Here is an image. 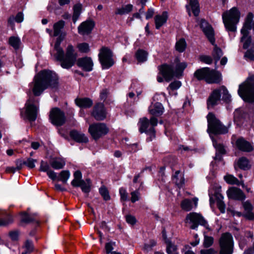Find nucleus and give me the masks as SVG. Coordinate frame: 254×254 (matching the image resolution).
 <instances>
[{
	"label": "nucleus",
	"instance_id": "obj_57",
	"mask_svg": "<svg viewBox=\"0 0 254 254\" xmlns=\"http://www.w3.org/2000/svg\"><path fill=\"white\" fill-rule=\"evenodd\" d=\"M130 200L132 203H134L135 202L139 200L140 197V193L138 190H135L134 191H132L130 193Z\"/></svg>",
	"mask_w": 254,
	"mask_h": 254
},
{
	"label": "nucleus",
	"instance_id": "obj_13",
	"mask_svg": "<svg viewBox=\"0 0 254 254\" xmlns=\"http://www.w3.org/2000/svg\"><path fill=\"white\" fill-rule=\"evenodd\" d=\"M113 56V53L109 48L106 47H103L101 48L98 57L103 69H108L113 65L114 61Z\"/></svg>",
	"mask_w": 254,
	"mask_h": 254
},
{
	"label": "nucleus",
	"instance_id": "obj_8",
	"mask_svg": "<svg viewBox=\"0 0 254 254\" xmlns=\"http://www.w3.org/2000/svg\"><path fill=\"white\" fill-rule=\"evenodd\" d=\"M254 15L252 12H249L247 15L244 25L241 30L243 35L241 41L244 43L243 48L248 49L252 42L251 37L249 36L250 31L254 26V22L253 21Z\"/></svg>",
	"mask_w": 254,
	"mask_h": 254
},
{
	"label": "nucleus",
	"instance_id": "obj_60",
	"mask_svg": "<svg viewBox=\"0 0 254 254\" xmlns=\"http://www.w3.org/2000/svg\"><path fill=\"white\" fill-rule=\"evenodd\" d=\"M25 251L29 253H31L33 250V245L31 241L27 240L25 243Z\"/></svg>",
	"mask_w": 254,
	"mask_h": 254
},
{
	"label": "nucleus",
	"instance_id": "obj_42",
	"mask_svg": "<svg viewBox=\"0 0 254 254\" xmlns=\"http://www.w3.org/2000/svg\"><path fill=\"white\" fill-rule=\"evenodd\" d=\"M214 49L212 52V56L213 58L217 62L223 55L222 50L218 47V46L214 44Z\"/></svg>",
	"mask_w": 254,
	"mask_h": 254
},
{
	"label": "nucleus",
	"instance_id": "obj_56",
	"mask_svg": "<svg viewBox=\"0 0 254 254\" xmlns=\"http://www.w3.org/2000/svg\"><path fill=\"white\" fill-rule=\"evenodd\" d=\"M187 67V64L185 63H177L175 66V71L176 74H180L183 72V70Z\"/></svg>",
	"mask_w": 254,
	"mask_h": 254
},
{
	"label": "nucleus",
	"instance_id": "obj_40",
	"mask_svg": "<svg viewBox=\"0 0 254 254\" xmlns=\"http://www.w3.org/2000/svg\"><path fill=\"white\" fill-rule=\"evenodd\" d=\"M147 55L146 51L139 49L136 51L135 57L138 62L142 63L147 60Z\"/></svg>",
	"mask_w": 254,
	"mask_h": 254
},
{
	"label": "nucleus",
	"instance_id": "obj_36",
	"mask_svg": "<svg viewBox=\"0 0 254 254\" xmlns=\"http://www.w3.org/2000/svg\"><path fill=\"white\" fill-rule=\"evenodd\" d=\"M220 94H222V100L226 103H228L231 101V96L229 94L228 91L224 86L219 88Z\"/></svg>",
	"mask_w": 254,
	"mask_h": 254
},
{
	"label": "nucleus",
	"instance_id": "obj_33",
	"mask_svg": "<svg viewBox=\"0 0 254 254\" xmlns=\"http://www.w3.org/2000/svg\"><path fill=\"white\" fill-rule=\"evenodd\" d=\"M36 162V160L31 158H28L26 161L18 160L16 161L17 168L18 170H20L22 168V165H25L29 168L32 169L35 167V163Z\"/></svg>",
	"mask_w": 254,
	"mask_h": 254
},
{
	"label": "nucleus",
	"instance_id": "obj_19",
	"mask_svg": "<svg viewBox=\"0 0 254 254\" xmlns=\"http://www.w3.org/2000/svg\"><path fill=\"white\" fill-rule=\"evenodd\" d=\"M158 69L167 82L170 81L174 76V67L172 64H164L159 66Z\"/></svg>",
	"mask_w": 254,
	"mask_h": 254
},
{
	"label": "nucleus",
	"instance_id": "obj_17",
	"mask_svg": "<svg viewBox=\"0 0 254 254\" xmlns=\"http://www.w3.org/2000/svg\"><path fill=\"white\" fill-rule=\"evenodd\" d=\"M200 27L209 41L214 45L215 41L214 31L211 26L205 20L201 19Z\"/></svg>",
	"mask_w": 254,
	"mask_h": 254
},
{
	"label": "nucleus",
	"instance_id": "obj_23",
	"mask_svg": "<svg viewBox=\"0 0 254 254\" xmlns=\"http://www.w3.org/2000/svg\"><path fill=\"white\" fill-rule=\"evenodd\" d=\"M95 26L92 20H86L81 23L78 27V33L84 35L90 34Z\"/></svg>",
	"mask_w": 254,
	"mask_h": 254
},
{
	"label": "nucleus",
	"instance_id": "obj_35",
	"mask_svg": "<svg viewBox=\"0 0 254 254\" xmlns=\"http://www.w3.org/2000/svg\"><path fill=\"white\" fill-rule=\"evenodd\" d=\"M132 9L133 5L131 4H127L122 6L121 8H118L115 11V14L121 15L127 14L131 12Z\"/></svg>",
	"mask_w": 254,
	"mask_h": 254
},
{
	"label": "nucleus",
	"instance_id": "obj_51",
	"mask_svg": "<svg viewBox=\"0 0 254 254\" xmlns=\"http://www.w3.org/2000/svg\"><path fill=\"white\" fill-rule=\"evenodd\" d=\"M81 185L80 187L81 188L82 191L85 193H88L90 191V181L89 179H87L86 181H84L82 182Z\"/></svg>",
	"mask_w": 254,
	"mask_h": 254
},
{
	"label": "nucleus",
	"instance_id": "obj_25",
	"mask_svg": "<svg viewBox=\"0 0 254 254\" xmlns=\"http://www.w3.org/2000/svg\"><path fill=\"white\" fill-rule=\"evenodd\" d=\"M237 147L244 152H250L253 150L252 144L243 137H240L236 141Z\"/></svg>",
	"mask_w": 254,
	"mask_h": 254
},
{
	"label": "nucleus",
	"instance_id": "obj_41",
	"mask_svg": "<svg viewBox=\"0 0 254 254\" xmlns=\"http://www.w3.org/2000/svg\"><path fill=\"white\" fill-rule=\"evenodd\" d=\"M8 43L15 50H17L20 47L21 41L20 38L17 37L11 36L9 38Z\"/></svg>",
	"mask_w": 254,
	"mask_h": 254
},
{
	"label": "nucleus",
	"instance_id": "obj_7",
	"mask_svg": "<svg viewBox=\"0 0 254 254\" xmlns=\"http://www.w3.org/2000/svg\"><path fill=\"white\" fill-rule=\"evenodd\" d=\"M194 76L199 80L204 79L207 83H218L220 82L221 74L214 69L209 67H203L196 70Z\"/></svg>",
	"mask_w": 254,
	"mask_h": 254
},
{
	"label": "nucleus",
	"instance_id": "obj_28",
	"mask_svg": "<svg viewBox=\"0 0 254 254\" xmlns=\"http://www.w3.org/2000/svg\"><path fill=\"white\" fill-rule=\"evenodd\" d=\"M149 112L153 116H161L164 112V108L162 104L159 102L151 104L148 109Z\"/></svg>",
	"mask_w": 254,
	"mask_h": 254
},
{
	"label": "nucleus",
	"instance_id": "obj_31",
	"mask_svg": "<svg viewBox=\"0 0 254 254\" xmlns=\"http://www.w3.org/2000/svg\"><path fill=\"white\" fill-rule=\"evenodd\" d=\"M51 166L56 170L63 168L65 165V161L62 158H54L50 161Z\"/></svg>",
	"mask_w": 254,
	"mask_h": 254
},
{
	"label": "nucleus",
	"instance_id": "obj_22",
	"mask_svg": "<svg viewBox=\"0 0 254 254\" xmlns=\"http://www.w3.org/2000/svg\"><path fill=\"white\" fill-rule=\"evenodd\" d=\"M221 94L219 88L214 90L207 100V106L208 109L213 108L217 105L220 100Z\"/></svg>",
	"mask_w": 254,
	"mask_h": 254
},
{
	"label": "nucleus",
	"instance_id": "obj_50",
	"mask_svg": "<svg viewBox=\"0 0 254 254\" xmlns=\"http://www.w3.org/2000/svg\"><path fill=\"white\" fill-rule=\"evenodd\" d=\"M167 252L168 254H178L177 247L170 242L166 241Z\"/></svg>",
	"mask_w": 254,
	"mask_h": 254
},
{
	"label": "nucleus",
	"instance_id": "obj_26",
	"mask_svg": "<svg viewBox=\"0 0 254 254\" xmlns=\"http://www.w3.org/2000/svg\"><path fill=\"white\" fill-rule=\"evenodd\" d=\"M168 18V13L167 11H163L161 14H157L154 16L155 28L159 29L166 22Z\"/></svg>",
	"mask_w": 254,
	"mask_h": 254
},
{
	"label": "nucleus",
	"instance_id": "obj_30",
	"mask_svg": "<svg viewBox=\"0 0 254 254\" xmlns=\"http://www.w3.org/2000/svg\"><path fill=\"white\" fill-rule=\"evenodd\" d=\"M242 204L245 210L246 217L250 220H253L254 219V214L252 212L253 206L252 203L249 200H247L243 202Z\"/></svg>",
	"mask_w": 254,
	"mask_h": 254
},
{
	"label": "nucleus",
	"instance_id": "obj_16",
	"mask_svg": "<svg viewBox=\"0 0 254 254\" xmlns=\"http://www.w3.org/2000/svg\"><path fill=\"white\" fill-rule=\"evenodd\" d=\"M26 116L29 121L34 122L36 120L39 107L33 104V99H29L25 104Z\"/></svg>",
	"mask_w": 254,
	"mask_h": 254
},
{
	"label": "nucleus",
	"instance_id": "obj_64",
	"mask_svg": "<svg viewBox=\"0 0 254 254\" xmlns=\"http://www.w3.org/2000/svg\"><path fill=\"white\" fill-rule=\"evenodd\" d=\"M9 236L12 241H17L18 239L19 233L18 231H11L9 233Z\"/></svg>",
	"mask_w": 254,
	"mask_h": 254
},
{
	"label": "nucleus",
	"instance_id": "obj_43",
	"mask_svg": "<svg viewBox=\"0 0 254 254\" xmlns=\"http://www.w3.org/2000/svg\"><path fill=\"white\" fill-rule=\"evenodd\" d=\"M224 178L225 181L229 184L236 185L237 186L240 185V182L237 178L232 175H227L224 176Z\"/></svg>",
	"mask_w": 254,
	"mask_h": 254
},
{
	"label": "nucleus",
	"instance_id": "obj_5",
	"mask_svg": "<svg viewBox=\"0 0 254 254\" xmlns=\"http://www.w3.org/2000/svg\"><path fill=\"white\" fill-rule=\"evenodd\" d=\"M241 12L236 7H233L222 14V19L225 27L228 32H235L237 25L240 19Z\"/></svg>",
	"mask_w": 254,
	"mask_h": 254
},
{
	"label": "nucleus",
	"instance_id": "obj_38",
	"mask_svg": "<svg viewBox=\"0 0 254 254\" xmlns=\"http://www.w3.org/2000/svg\"><path fill=\"white\" fill-rule=\"evenodd\" d=\"M238 166L241 169L247 170L250 168L249 160L244 157L240 158L237 161Z\"/></svg>",
	"mask_w": 254,
	"mask_h": 254
},
{
	"label": "nucleus",
	"instance_id": "obj_11",
	"mask_svg": "<svg viewBox=\"0 0 254 254\" xmlns=\"http://www.w3.org/2000/svg\"><path fill=\"white\" fill-rule=\"evenodd\" d=\"M219 254H232L234 242L232 235L228 232L223 233L219 240Z\"/></svg>",
	"mask_w": 254,
	"mask_h": 254
},
{
	"label": "nucleus",
	"instance_id": "obj_49",
	"mask_svg": "<svg viewBox=\"0 0 254 254\" xmlns=\"http://www.w3.org/2000/svg\"><path fill=\"white\" fill-rule=\"evenodd\" d=\"M34 221V218L26 212L21 213V221L25 223H29Z\"/></svg>",
	"mask_w": 254,
	"mask_h": 254
},
{
	"label": "nucleus",
	"instance_id": "obj_32",
	"mask_svg": "<svg viewBox=\"0 0 254 254\" xmlns=\"http://www.w3.org/2000/svg\"><path fill=\"white\" fill-rule=\"evenodd\" d=\"M65 26V22L61 20L56 22L53 25V36H63L62 31Z\"/></svg>",
	"mask_w": 254,
	"mask_h": 254
},
{
	"label": "nucleus",
	"instance_id": "obj_18",
	"mask_svg": "<svg viewBox=\"0 0 254 254\" xmlns=\"http://www.w3.org/2000/svg\"><path fill=\"white\" fill-rule=\"evenodd\" d=\"M92 116L97 121H103L106 118L107 112L103 103H97L93 107Z\"/></svg>",
	"mask_w": 254,
	"mask_h": 254
},
{
	"label": "nucleus",
	"instance_id": "obj_20",
	"mask_svg": "<svg viewBox=\"0 0 254 254\" xmlns=\"http://www.w3.org/2000/svg\"><path fill=\"white\" fill-rule=\"evenodd\" d=\"M227 194L229 198L235 200L243 201L246 198L244 192L236 187H231L227 191Z\"/></svg>",
	"mask_w": 254,
	"mask_h": 254
},
{
	"label": "nucleus",
	"instance_id": "obj_2",
	"mask_svg": "<svg viewBox=\"0 0 254 254\" xmlns=\"http://www.w3.org/2000/svg\"><path fill=\"white\" fill-rule=\"evenodd\" d=\"M63 36H58L55 44L54 48L56 51L55 57L57 61L60 62L61 66L65 69H69L75 63L76 58L78 57V54L76 52L74 47L69 44L65 48V52L60 47L61 43L64 39Z\"/></svg>",
	"mask_w": 254,
	"mask_h": 254
},
{
	"label": "nucleus",
	"instance_id": "obj_46",
	"mask_svg": "<svg viewBox=\"0 0 254 254\" xmlns=\"http://www.w3.org/2000/svg\"><path fill=\"white\" fill-rule=\"evenodd\" d=\"M212 141L213 145L216 149V152H218L221 154H225L226 153V151L224 145L220 143H218L216 140H214L213 139H212Z\"/></svg>",
	"mask_w": 254,
	"mask_h": 254
},
{
	"label": "nucleus",
	"instance_id": "obj_12",
	"mask_svg": "<svg viewBox=\"0 0 254 254\" xmlns=\"http://www.w3.org/2000/svg\"><path fill=\"white\" fill-rule=\"evenodd\" d=\"M186 220L187 222H189L190 224V228L191 229H196L198 226L200 225L204 227L208 231L211 230L207 221L199 213H190L187 215Z\"/></svg>",
	"mask_w": 254,
	"mask_h": 254
},
{
	"label": "nucleus",
	"instance_id": "obj_58",
	"mask_svg": "<svg viewBox=\"0 0 254 254\" xmlns=\"http://www.w3.org/2000/svg\"><path fill=\"white\" fill-rule=\"evenodd\" d=\"M119 193L121 196V200L126 201L128 199V194L125 188H121L120 189Z\"/></svg>",
	"mask_w": 254,
	"mask_h": 254
},
{
	"label": "nucleus",
	"instance_id": "obj_34",
	"mask_svg": "<svg viewBox=\"0 0 254 254\" xmlns=\"http://www.w3.org/2000/svg\"><path fill=\"white\" fill-rule=\"evenodd\" d=\"M214 197L217 199L216 204L218 208L221 213H224L225 211V204L222 201L223 196L221 193L216 192L214 194Z\"/></svg>",
	"mask_w": 254,
	"mask_h": 254
},
{
	"label": "nucleus",
	"instance_id": "obj_55",
	"mask_svg": "<svg viewBox=\"0 0 254 254\" xmlns=\"http://www.w3.org/2000/svg\"><path fill=\"white\" fill-rule=\"evenodd\" d=\"M99 192L105 200H109L110 199L109 191L105 187H101L99 189Z\"/></svg>",
	"mask_w": 254,
	"mask_h": 254
},
{
	"label": "nucleus",
	"instance_id": "obj_1",
	"mask_svg": "<svg viewBox=\"0 0 254 254\" xmlns=\"http://www.w3.org/2000/svg\"><path fill=\"white\" fill-rule=\"evenodd\" d=\"M63 36H58L55 44L54 48L56 51L55 57L57 61L60 62L61 66L65 69H69L75 63L76 58L78 57V54L76 52L74 47L69 44L65 48V52L60 47L61 43L64 39Z\"/></svg>",
	"mask_w": 254,
	"mask_h": 254
},
{
	"label": "nucleus",
	"instance_id": "obj_59",
	"mask_svg": "<svg viewBox=\"0 0 254 254\" xmlns=\"http://www.w3.org/2000/svg\"><path fill=\"white\" fill-rule=\"evenodd\" d=\"M199 60L201 62L207 64H211L213 61L212 58L210 56L205 55L200 56Z\"/></svg>",
	"mask_w": 254,
	"mask_h": 254
},
{
	"label": "nucleus",
	"instance_id": "obj_39",
	"mask_svg": "<svg viewBox=\"0 0 254 254\" xmlns=\"http://www.w3.org/2000/svg\"><path fill=\"white\" fill-rule=\"evenodd\" d=\"M180 173V171H177L175 172L173 181L179 188H181L185 183V180L181 175L179 176Z\"/></svg>",
	"mask_w": 254,
	"mask_h": 254
},
{
	"label": "nucleus",
	"instance_id": "obj_21",
	"mask_svg": "<svg viewBox=\"0 0 254 254\" xmlns=\"http://www.w3.org/2000/svg\"><path fill=\"white\" fill-rule=\"evenodd\" d=\"M77 65L85 71H90L93 69V63L91 58L85 57L76 60Z\"/></svg>",
	"mask_w": 254,
	"mask_h": 254
},
{
	"label": "nucleus",
	"instance_id": "obj_63",
	"mask_svg": "<svg viewBox=\"0 0 254 254\" xmlns=\"http://www.w3.org/2000/svg\"><path fill=\"white\" fill-rule=\"evenodd\" d=\"M126 220L127 223L131 225H134L136 221L135 217L131 215H126Z\"/></svg>",
	"mask_w": 254,
	"mask_h": 254
},
{
	"label": "nucleus",
	"instance_id": "obj_45",
	"mask_svg": "<svg viewBox=\"0 0 254 254\" xmlns=\"http://www.w3.org/2000/svg\"><path fill=\"white\" fill-rule=\"evenodd\" d=\"M190 4L191 6V9L193 14L197 16L199 14V6L197 0H190Z\"/></svg>",
	"mask_w": 254,
	"mask_h": 254
},
{
	"label": "nucleus",
	"instance_id": "obj_52",
	"mask_svg": "<svg viewBox=\"0 0 254 254\" xmlns=\"http://www.w3.org/2000/svg\"><path fill=\"white\" fill-rule=\"evenodd\" d=\"M214 242V239L212 237L204 235L203 245L204 248H208L211 246Z\"/></svg>",
	"mask_w": 254,
	"mask_h": 254
},
{
	"label": "nucleus",
	"instance_id": "obj_48",
	"mask_svg": "<svg viewBox=\"0 0 254 254\" xmlns=\"http://www.w3.org/2000/svg\"><path fill=\"white\" fill-rule=\"evenodd\" d=\"M77 48L80 52L82 53H87L90 51L89 44L87 43L78 44L77 45Z\"/></svg>",
	"mask_w": 254,
	"mask_h": 254
},
{
	"label": "nucleus",
	"instance_id": "obj_47",
	"mask_svg": "<svg viewBox=\"0 0 254 254\" xmlns=\"http://www.w3.org/2000/svg\"><path fill=\"white\" fill-rule=\"evenodd\" d=\"M13 222V218L11 215L7 214L5 218L0 219V227L6 226Z\"/></svg>",
	"mask_w": 254,
	"mask_h": 254
},
{
	"label": "nucleus",
	"instance_id": "obj_29",
	"mask_svg": "<svg viewBox=\"0 0 254 254\" xmlns=\"http://www.w3.org/2000/svg\"><path fill=\"white\" fill-rule=\"evenodd\" d=\"M77 106L81 108H89L93 105V101L88 98H79L75 100Z\"/></svg>",
	"mask_w": 254,
	"mask_h": 254
},
{
	"label": "nucleus",
	"instance_id": "obj_14",
	"mask_svg": "<svg viewBox=\"0 0 254 254\" xmlns=\"http://www.w3.org/2000/svg\"><path fill=\"white\" fill-rule=\"evenodd\" d=\"M109 131V129L104 123H94L89 126L88 132L95 140H97Z\"/></svg>",
	"mask_w": 254,
	"mask_h": 254
},
{
	"label": "nucleus",
	"instance_id": "obj_9",
	"mask_svg": "<svg viewBox=\"0 0 254 254\" xmlns=\"http://www.w3.org/2000/svg\"><path fill=\"white\" fill-rule=\"evenodd\" d=\"M158 124V120L155 117H152L150 119V122L146 118H143L139 120V131L141 133L145 132L149 135V137L147 139L148 141H151L155 137V131L154 127Z\"/></svg>",
	"mask_w": 254,
	"mask_h": 254
},
{
	"label": "nucleus",
	"instance_id": "obj_27",
	"mask_svg": "<svg viewBox=\"0 0 254 254\" xmlns=\"http://www.w3.org/2000/svg\"><path fill=\"white\" fill-rule=\"evenodd\" d=\"M192 202L194 204V208L197 206L198 199L194 197L192 199L186 198L183 200L181 203L182 209L186 211H190L193 208Z\"/></svg>",
	"mask_w": 254,
	"mask_h": 254
},
{
	"label": "nucleus",
	"instance_id": "obj_4",
	"mask_svg": "<svg viewBox=\"0 0 254 254\" xmlns=\"http://www.w3.org/2000/svg\"><path fill=\"white\" fill-rule=\"evenodd\" d=\"M233 114L234 121L238 125L253 126L254 121V109L253 106H247L243 110L237 109L235 110Z\"/></svg>",
	"mask_w": 254,
	"mask_h": 254
},
{
	"label": "nucleus",
	"instance_id": "obj_44",
	"mask_svg": "<svg viewBox=\"0 0 254 254\" xmlns=\"http://www.w3.org/2000/svg\"><path fill=\"white\" fill-rule=\"evenodd\" d=\"M186 42L183 38L179 40L176 44V49L177 51L182 53L185 51L186 48Z\"/></svg>",
	"mask_w": 254,
	"mask_h": 254
},
{
	"label": "nucleus",
	"instance_id": "obj_3",
	"mask_svg": "<svg viewBox=\"0 0 254 254\" xmlns=\"http://www.w3.org/2000/svg\"><path fill=\"white\" fill-rule=\"evenodd\" d=\"M58 85V77L52 71L44 70L39 72L34 77L33 92L38 96L48 87L56 88Z\"/></svg>",
	"mask_w": 254,
	"mask_h": 254
},
{
	"label": "nucleus",
	"instance_id": "obj_37",
	"mask_svg": "<svg viewBox=\"0 0 254 254\" xmlns=\"http://www.w3.org/2000/svg\"><path fill=\"white\" fill-rule=\"evenodd\" d=\"M82 4L77 3L73 6V13L72 15V21L73 23H75L78 20L81 11Z\"/></svg>",
	"mask_w": 254,
	"mask_h": 254
},
{
	"label": "nucleus",
	"instance_id": "obj_61",
	"mask_svg": "<svg viewBox=\"0 0 254 254\" xmlns=\"http://www.w3.org/2000/svg\"><path fill=\"white\" fill-rule=\"evenodd\" d=\"M181 86V82L179 81H175L174 82H171L169 86V88H170L172 90H177L179 89Z\"/></svg>",
	"mask_w": 254,
	"mask_h": 254
},
{
	"label": "nucleus",
	"instance_id": "obj_53",
	"mask_svg": "<svg viewBox=\"0 0 254 254\" xmlns=\"http://www.w3.org/2000/svg\"><path fill=\"white\" fill-rule=\"evenodd\" d=\"M70 176V173L68 171H62L59 175L60 178L59 180L61 181L64 183H66Z\"/></svg>",
	"mask_w": 254,
	"mask_h": 254
},
{
	"label": "nucleus",
	"instance_id": "obj_15",
	"mask_svg": "<svg viewBox=\"0 0 254 254\" xmlns=\"http://www.w3.org/2000/svg\"><path fill=\"white\" fill-rule=\"evenodd\" d=\"M49 117L51 122L56 126H62L66 121L64 113L58 108L51 110Z\"/></svg>",
	"mask_w": 254,
	"mask_h": 254
},
{
	"label": "nucleus",
	"instance_id": "obj_24",
	"mask_svg": "<svg viewBox=\"0 0 254 254\" xmlns=\"http://www.w3.org/2000/svg\"><path fill=\"white\" fill-rule=\"evenodd\" d=\"M69 136L73 140L78 143H87L88 141V138L85 134L75 129L70 131Z\"/></svg>",
	"mask_w": 254,
	"mask_h": 254
},
{
	"label": "nucleus",
	"instance_id": "obj_6",
	"mask_svg": "<svg viewBox=\"0 0 254 254\" xmlns=\"http://www.w3.org/2000/svg\"><path fill=\"white\" fill-rule=\"evenodd\" d=\"M238 93L245 102L252 103L254 101V75L250 76L239 85Z\"/></svg>",
	"mask_w": 254,
	"mask_h": 254
},
{
	"label": "nucleus",
	"instance_id": "obj_62",
	"mask_svg": "<svg viewBox=\"0 0 254 254\" xmlns=\"http://www.w3.org/2000/svg\"><path fill=\"white\" fill-rule=\"evenodd\" d=\"M50 170V166L46 162L42 161L41 162L40 171L47 173L48 171H49Z\"/></svg>",
	"mask_w": 254,
	"mask_h": 254
},
{
	"label": "nucleus",
	"instance_id": "obj_10",
	"mask_svg": "<svg viewBox=\"0 0 254 254\" xmlns=\"http://www.w3.org/2000/svg\"><path fill=\"white\" fill-rule=\"evenodd\" d=\"M208 123L207 131L214 134H224L228 132L227 127L223 125L212 113H209L207 116Z\"/></svg>",
	"mask_w": 254,
	"mask_h": 254
},
{
	"label": "nucleus",
	"instance_id": "obj_54",
	"mask_svg": "<svg viewBox=\"0 0 254 254\" xmlns=\"http://www.w3.org/2000/svg\"><path fill=\"white\" fill-rule=\"evenodd\" d=\"M244 58L247 61H253L254 60V50L253 48H251L246 52Z\"/></svg>",
	"mask_w": 254,
	"mask_h": 254
}]
</instances>
